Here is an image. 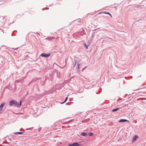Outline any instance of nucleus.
<instances>
[{"label":"nucleus","mask_w":146,"mask_h":146,"mask_svg":"<svg viewBox=\"0 0 146 146\" xmlns=\"http://www.w3.org/2000/svg\"><path fill=\"white\" fill-rule=\"evenodd\" d=\"M9 105L11 106H15L17 107V102L14 100H12L9 102Z\"/></svg>","instance_id":"nucleus-1"},{"label":"nucleus","mask_w":146,"mask_h":146,"mask_svg":"<svg viewBox=\"0 0 146 146\" xmlns=\"http://www.w3.org/2000/svg\"><path fill=\"white\" fill-rule=\"evenodd\" d=\"M68 99V97H66L65 101L64 102H62V103L60 102V103L61 104H63L64 103L67 101V100Z\"/></svg>","instance_id":"nucleus-14"},{"label":"nucleus","mask_w":146,"mask_h":146,"mask_svg":"<svg viewBox=\"0 0 146 146\" xmlns=\"http://www.w3.org/2000/svg\"><path fill=\"white\" fill-rule=\"evenodd\" d=\"M18 48H15H15H12V49H13V50H17V49Z\"/></svg>","instance_id":"nucleus-18"},{"label":"nucleus","mask_w":146,"mask_h":146,"mask_svg":"<svg viewBox=\"0 0 146 146\" xmlns=\"http://www.w3.org/2000/svg\"><path fill=\"white\" fill-rule=\"evenodd\" d=\"M52 76L53 75L52 74H47V76H46V78L48 79L51 81H52L53 79Z\"/></svg>","instance_id":"nucleus-2"},{"label":"nucleus","mask_w":146,"mask_h":146,"mask_svg":"<svg viewBox=\"0 0 146 146\" xmlns=\"http://www.w3.org/2000/svg\"><path fill=\"white\" fill-rule=\"evenodd\" d=\"M98 29H95V30H94V31H96V30Z\"/></svg>","instance_id":"nucleus-21"},{"label":"nucleus","mask_w":146,"mask_h":146,"mask_svg":"<svg viewBox=\"0 0 146 146\" xmlns=\"http://www.w3.org/2000/svg\"><path fill=\"white\" fill-rule=\"evenodd\" d=\"M119 109V108H118L116 109H114L113 110H112V112H115L117 111Z\"/></svg>","instance_id":"nucleus-12"},{"label":"nucleus","mask_w":146,"mask_h":146,"mask_svg":"<svg viewBox=\"0 0 146 146\" xmlns=\"http://www.w3.org/2000/svg\"><path fill=\"white\" fill-rule=\"evenodd\" d=\"M22 101V100H21L20 101L19 104V103H18L17 102V107H18L19 108L21 106Z\"/></svg>","instance_id":"nucleus-10"},{"label":"nucleus","mask_w":146,"mask_h":146,"mask_svg":"<svg viewBox=\"0 0 146 146\" xmlns=\"http://www.w3.org/2000/svg\"><path fill=\"white\" fill-rule=\"evenodd\" d=\"M74 61V62H75V64H74V66H75V65H76V61Z\"/></svg>","instance_id":"nucleus-19"},{"label":"nucleus","mask_w":146,"mask_h":146,"mask_svg":"<svg viewBox=\"0 0 146 146\" xmlns=\"http://www.w3.org/2000/svg\"><path fill=\"white\" fill-rule=\"evenodd\" d=\"M87 135V134L86 133L82 132L81 133V135L82 136H85Z\"/></svg>","instance_id":"nucleus-13"},{"label":"nucleus","mask_w":146,"mask_h":146,"mask_svg":"<svg viewBox=\"0 0 146 146\" xmlns=\"http://www.w3.org/2000/svg\"><path fill=\"white\" fill-rule=\"evenodd\" d=\"M3 20H4V21L5 20V19H4V18H3Z\"/></svg>","instance_id":"nucleus-20"},{"label":"nucleus","mask_w":146,"mask_h":146,"mask_svg":"<svg viewBox=\"0 0 146 146\" xmlns=\"http://www.w3.org/2000/svg\"><path fill=\"white\" fill-rule=\"evenodd\" d=\"M69 146H80L79 144L76 142L73 143L72 144H69Z\"/></svg>","instance_id":"nucleus-4"},{"label":"nucleus","mask_w":146,"mask_h":146,"mask_svg":"<svg viewBox=\"0 0 146 146\" xmlns=\"http://www.w3.org/2000/svg\"><path fill=\"white\" fill-rule=\"evenodd\" d=\"M138 137V136L137 135H135L133 138V139L132 140V142H134L135 141V140L137 139Z\"/></svg>","instance_id":"nucleus-5"},{"label":"nucleus","mask_w":146,"mask_h":146,"mask_svg":"<svg viewBox=\"0 0 146 146\" xmlns=\"http://www.w3.org/2000/svg\"><path fill=\"white\" fill-rule=\"evenodd\" d=\"M128 121L126 119H120L119 121V122H127V121Z\"/></svg>","instance_id":"nucleus-6"},{"label":"nucleus","mask_w":146,"mask_h":146,"mask_svg":"<svg viewBox=\"0 0 146 146\" xmlns=\"http://www.w3.org/2000/svg\"><path fill=\"white\" fill-rule=\"evenodd\" d=\"M5 103H3L0 106V110H1V109L3 108V106L5 105Z\"/></svg>","instance_id":"nucleus-8"},{"label":"nucleus","mask_w":146,"mask_h":146,"mask_svg":"<svg viewBox=\"0 0 146 146\" xmlns=\"http://www.w3.org/2000/svg\"><path fill=\"white\" fill-rule=\"evenodd\" d=\"M94 135L93 133H88V135L89 136H90L93 135Z\"/></svg>","instance_id":"nucleus-16"},{"label":"nucleus","mask_w":146,"mask_h":146,"mask_svg":"<svg viewBox=\"0 0 146 146\" xmlns=\"http://www.w3.org/2000/svg\"><path fill=\"white\" fill-rule=\"evenodd\" d=\"M32 81H31V82Z\"/></svg>","instance_id":"nucleus-23"},{"label":"nucleus","mask_w":146,"mask_h":146,"mask_svg":"<svg viewBox=\"0 0 146 146\" xmlns=\"http://www.w3.org/2000/svg\"><path fill=\"white\" fill-rule=\"evenodd\" d=\"M84 45L86 49H87L88 47V45H87L86 43H84Z\"/></svg>","instance_id":"nucleus-15"},{"label":"nucleus","mask_w":146,"mask_h":146,"mask_svg":"<svg viewBox=\"0 0 146 146\" xmlns=\"http://www.w3.org/2000/svg\"><path fill=\"white\" fill-rule=\"evenodd\" d=\"M21 129H20V131H21Z\"/></svg>","instance_id":"nucleus-24"},{"label":"nucleus","mask_w":146,"mask_h":146,"mask_svg":"<svg viewBox=\"0 0 146 146\" xmlns=\"http://www.w3.org/2000/svg\"><path fill=\"white\" fill-rule=\"evenodd\" d=\"M24 132H14L13 134H19L21 135L23 133H24Z\"/></svg>","instance_id":"nucleus-9"},{"label":"nucleus","mask_w":146,"mask_h":146,"mask_svg":"<svg viewBox=\"0 0 146 146\" xmlns=\"http://www.w3.org/2000/svg\"><path fill=\"white\" fill-rule=\"evenodd\" d=\"M105 13V14H107L109 15H110L111 17H112V15L109 12H102L99 13V14H101V13Z\"/></svg>","instance_id":"nucleus-7"},{"label":"nucleus","mask_w":146,"mask_h":146,"mask_svg":"<svg viewBox=\"0 0 146 146\" xmlns=\"http://www.w3.org/2000/svg\"><path fill=\"white\" fill-rule=\"evenodd\" d=\"M80 64H79L78 63V69H79L80 67Z\"/></svg>","instance_id":"nucleus-17"},{"label":"nucleus","mask_w":146,"mask_h":146,"mask_svg":"<svg viewBox=\"0 0 146 146\" xmlns=\"http://www.w3.org/2000/svg\"><path fill=\"white\" fill-rule=\"evenodd\" d=\"M57 77L59 78H61L62 76V74H57Z\"/></svg>","instance_id":"nucleus-11"},{"label":"nucleus","mask_w":146,"mask_h":146,"mask_svg":"<svg viewBox=\"0 0 146 146\" xmlns=\"http://www.w3.org/2000/svg\"><path fill=\"white\" fill-rule=\"evenodd\" d=\"M50 56V54H46L45 53H42L40 55V56L42 57H44L46 58H47L49 57Z\"/></svg>","instance_id":"nucleus-3"},{"label":"nucleus","mask_w":146,"mask_h":146,"mask_svg":"<svg viewBox=\"0 0 146 146\" xmlns=\"http://www.w3.org/2000/svg\"><path fill=\"white\" fill-rule=\"evenodd\" d=\"M27 76V74H26V75H25V76Z\"/></svg>","instance_id":"nucleus-22"}]
</instances>
